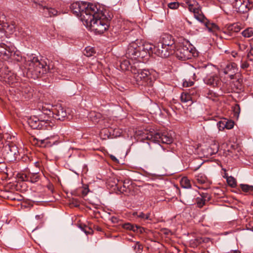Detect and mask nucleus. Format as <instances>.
<instances>
[{"label":"nucleus","instance_id":"obj_1","mask_svg":"<svg viewBox=\"0 0 253 253\" xmlns=\"http://www.w3.org/2000/svg\"><path fill=\"white\" fill-rule=\"evenodd\" d=\"M94 10L93 13L84 17L83 16V23L90 30L96 34H102L109 28V19L102 11Z\"/></svg>","mask_w":253,"mask_h":253},{"label":"nucleus","instance_id":"obj_2","mask_svg":"<svg viewBox=\"0 0 253 253\" xmlns=\"http://www.w3.org/2000/svg\"><path fill=\"white\" fill-rule=\"evenodd\" d=\"M25 67L27 77L34 79L46 74L49 69L47 63L44 60H39L33 54L28 56L26 59Z\"/></svg>","mask_w":253,"mask_h":253},{"label":"nucleus","instance_id":"obj_3","mask_svg":"<svg viewBox=\"0 0 253 253\" xmlns=\"http://www.w3.org/2000/svg\"><path fill=\"white\" fill-rule=\"evenodd\" d=\"M70 9L76 16H80L83 22V16L85 17V15L93 13L94 10H97V7L94 4L85 1H76L71 4Z\"/></svg>","mask_w":253,"mask_h":253},{"label":"nucleus","instance_id":"obj_4","mask_svg":"<svg viewBox=\"0 0 253 253\" xmlns=\"http://www.w3.org/2000/svg\"><path fill=\"white\" fill-rule=\"evenodd\" d=\"M140 62H135L131 67V72L133 74V78L139 85L150 84L151 83V76L148 70L138 69Z\"/></svg>","mask_w":253,"mask_h":253},{"label":"nucleus","instance_id":"obj_5","mask_svg":"<svg viewBox=\"0 0 253 253\" xmlns=\"http://www.w3.org/2000/svg\"><path fill=\"white\" fill-rule=\"evenodd\" d=\"M144 138L154 142H162L166 144H170L173 141V138L170 134L168 132L160 133L155 131L147 133Z\"/></svg>","mask_w":253,"mask_h":253},{"label":"nucleus","instance_id":"obj_6","mask_svg":"<svg viewBox=\"0 0 253 253\" xmlns=\"http://www.w3.org/2000/svg\"><path fill=\"white\" fill-rule=\"evenodd\" d=\"M4 159L9 162L15 161L18 156L17 147L12 142L6 141L1 150Z\"/></svg>","mask_w":253,"mask_h":253},{"label":"nucleus","instance_id":"obj_7","mask_svg":"<svg viewBox=\"0 0 253 253\" xmlns=\"http://www.w3.org/2000/svg\"><path fill=\"white\" fill-rule=\"evenodd\" d=\"M42 114L38 118L35 116H31L27 119V123L33 129H42L44 127V125L48 124L49 120L47 118L46 112L44 108H42Z\"/></svg>","mask_w":253,"mask_h":253},{"label":"nucleus","instance_id":"obj_8","mask_svg":"<svg viewBox=\"0 0 253 253\" xmlns=\"http://www.w3.org/2000/svg\"><path fill=\"white\" fill-rule=\"evenodd\" d=\"M139 47V40H138L129 43L126 50V57L130 58L132 59H135L140 57L141 58L144 57V54L141 53Z\"/></svg>","mask_w":253,"mask_h":253},{"label":"nucleus","instance_id":"obj_9","mask_svg":"<svg viewBox=\"0 0 253 253\" xmlns=\"http://www.w3.org/2000/svg\"><path fill=\"white\" fill-rule=\"evenodd\" d=\"M46 112V116L48 119L51 116L55 119L58 120H63L66 117L67 113L66 110L61 105H56L55 108L52 109V111L47 109H44Z\"/></svg>","mask_w":253,"mask_h":253},{"label":"nucleus","instance_id":"obj_10","mask_svg":"<svg viewBox=\"0 0 253 253\" xmlns=\"http://www.w3.org/2000/svg\"><path fill=\"white\" fill-rule=\"evenodd\" d=\"M233 5L235 10L241 13L248 12L252 7L249 0H234Z\"/></svg>","mask_w":253,"mask_h":253},{"label":"nucleus","instance_id":"obj_11","mask_svg":"<svg viewBox=\"0 0 253 253\" xmlns=\"http://www.w3.org/2000/svg\"><path fill=\"white\" fill-rule=\"evenodd\" d=\"M166 46L161 43L158 42L155 45L153 52L159 57L167 58L170 54H173L174 51L171 50V48H169Z\"/></svg>","mask_w":253,"mask_h":253},{"label":"nucleus","instance_id":"obj_12","mask_svg":"<svg viewBox=\"0 0 253 253\" xmlns=\"http://www.w3.org/2000/svg\"><path fill=\"white\" fill-rule=\"evenodd\" d=\"M176 57L180 60H186L191 58L193 53L191 51V48L189 49L187 46L181 45L179 47L174 50Z\"/></svg>","mask_w":253,"mask_h":253},{"label":"nucleus","instance_id":"obj_13","mask_svg":"<svg viewBox=\"0 0 253 253\" xmlns=\"http://www.w3.org/2000/svg\"><path fill=\"white\" fill-rule=\"evenodd\" d=\"M204 83L212 87H217L220 83L219 76L215 73H211L207 75L204 79Z\"/></svg>","mask_w":253,"mask_h":253},{"label":"nucleus","instance_id":"obj_14","mask_svg":"<svg viewBox=\"0 0 253 253\" xmlns=\"http://www.w3.org/2000/svg\"><path fill=\"white\" fill-rule=\"evenodd\" d=\"M161 44L166 46L169 48L174 51L175 45L174 39L172 36L168 34H165L161 37L160 41L158 42Z\"/></svg>","mask_w":253,"mask_h":253},{"label":"nucleus","instance_id":"obj_15","mask_svg":"<svg viewBox=\"0 0 253 253\" xmlns=\"http://www.w3.org/2000/svg\"><path fill=\"white\" fill-rule=\"evenodd\" d=\"M188 9L193 12L195 18L201 22H204L206 20L205 16L202 14L201 9L198 7L194 6L193 4H188Z\"/></svg>","mask_w":253,"mask_h":253},{"label":"nucleus","instance_id":"obj_16","mask_svg":"<svg viewBox=\"0 0 253 253\" xmlns=\"http://www.w3.org/2000/svg\"><path fill=\"white\" fill-rule=\"evenodd\" d=\"M34 140L36 141L35 144L41 147H50L55 144L56 142V141L53 140V138L48 137L43 139L34 138Z\"/></svg>","mask_w":253,"mask_h":253},{"label":"nucleus","instance_id":"obj_17","mask_svg":"<svg viewBox=\"0 0 253 253\" xmlns=\"http://www.w3.org/2000/svg\"><path fill=\"white\" fill-rule=\"evenodd\" d=\"M139 49H140L141 53L144 54V56L145 54L148 53H154V47L155 45L151 44L149 42H144L140 41H139Z\"/></svg>","mask_w":253,"mask_h":253},{"label":"nucleus","instance_id":"obj_18","mask_svg":"<svg viewBox=\"0 0 253 253\" xmlns=\"http://www.w3.org/2000/svg\"><path fill=\"white\" fill-rule=\"evenodd\" d=\"M117 64H119L121 69L123 71L130 70L131 71V67L133 65V64L131 65L129 60L124 58H121Z\"/></svg>","mask_w":253,"mask_h":253},{"label":"nucleus","instance_id":"obj_19","mask_svg":"<svg viewBox=\"0 0 253 253\" xmlns=\"http://www.w3.org/2000/svg\"><path fill=\"white\" fill-rule=\"evenodd\" d=\"M24 180L30 181L32 183H36L40 179V175L39 172H29L27 174L24 175L23 177Z\"/></svg>","mask_w":253,"mask_h":253},{"label":"nucleus","instance_id":"obj_20","mask_svg":"<svg viewBox=\"0 0 253 253\" xmlns=\"http://www.w3.org/2000/svg\"><path fill=\"white\" fill-rule=\"evenodd\" d=\"M40 8L43 9V13L45 17H51L52 16L56 15L57 14V11L52 8H49L45 6H43L42 5L39 4Z\"/></svg>","mask_w":253,"mask_h":253},{"label":"nucleus","instance_id":"obj_21","mask_svg":"<svg viewBox=\"0 0 253 253\" xmlns=\"http://www.w3.org/2000/svg\"><path fill=\"white\" fill-rule=\"evenodd\" d=\"M122 226L124 229L128 230H132L134 232L139 231L140 233H142L144 231V228L136 225H132L129 223H126L123 224Z\"/></svg>","mask_w":253,"mask_h":253},{"label":"nucleus","instance_id":"obj_22","mask_svg":"<svg viewBox=\"0 0 253 253\" xmlns=\"http://www.w3.org/2000/svg\"><path fill=\"white\" fill-rule=\"evenodd\" d=\"M180 98L182 102H189L190 104H191L195 100V98L191 96V92L182 93Z\"/></svg>","mask_w":253,"mask_h":253},{"label":"nucleus","instance_id":"obj_23","mask_svg":"<svg viewBox=\"0 0 253 253\" xmlns=\"http://www.w3.org/2000/svg\"><path fill=\"white\" fill-rule=\"evenodd\" d=\"M237 72V65L234 63H231L227 64L226 67L223 69V72L225 74H229L232 73V71Z\"/></svg>","mask_w":253,"mask_h":253},{"label":"nucleus","instance_id":"obj_24","mask_svg":"<svg viewBox=\"0 0 253 253\" xmlns=\"http://www.w3.org/2000/svg\"><path fill=\"white\" fill-rule=\"evenodd\" d=\"M12 52L10 51L9 48H7V46L5 44L0 45V54L3 55L7 58H9L11 56Z\"/></svg>","mask_w":253,"mask_h":253},{"label":"nucleus","instance_id":"obj_25","mask_svg":"<svg viewBox=\"0 0 253 253\" xmlns=\"http://www.w3.org/2000/svg\"><path fill=\"white\" fill-rule=\"evenodd\" d=\"M101 117V115L100 113L95 112V111H91L89 113L88 115V119L95 123H97L99 121V119Z\"/></svg>","mask_w":253,"mask_h":253},{"label":"nucleus","instance_id":"obj_26","mask_svg":"<svg viewBox=\"0 0 253 253\" xmlns=\"http://www.w3.org/2000/svg\"><path fill=\"white\" fill-rule=\"evenodd\" d=\"M196 180L199 184H204L207 181V178L205 174L203 173H200L195 175Z\"/></svg>","mask_w":253,"mask_h":253},{"label":"nucleus","instance_id":"obj_27","mask_svg":"<svg viewBox=\"0 0 253 253\" xmlns=\"http://www.w3.org/2000/svg\"><path fill=\"white\" fill-rule=\"evenodd\" d=\"M206 27L208 28L209 31L212 32L216 29H218V26L214 23H210L208 22L207 19L204 22H203Z\"/></svg>","mask_w":253,"mask_h":253},{"label":"nucleus","instance_id":"obj_28","mask_svg":"<svg viewBox=\"0 0 253 253\" xmlns=\"http://www.w3.org/2000/svg\"><path fill=\"white\" fill-rule=\"evenodd\" d=\"M180 184L181 186L184 188H190L191 187L190 180L186 177H184L181 179Z\"/></svg>","mask_w":253,"mask_h":253},{"label":"nucleus","instance_id":"obj_29","mask_svg":"<svg viewBox=\"0 0 253 253\" xmlns=\"http://www.w3.org/2000/svg\"><path fill=\"white\" fill-rule=\"evenodd\" d=\"M95 53V49L93 47H86L84 50V54L87 57L93 56Z\"/></svg>","mask_w":253,"mask_h":253},{"label":"nucleus","instance_id":"obj_30","mask_svg":"<svg viewBox=\"0 0 253 253\" xmlns=\"http://www.w3.org/2000/svg\"><path fill=\"white\" fill-rule=\"evenodd\" d=\"M242 34L245 38H250L253 36V28H248L245 29L242 32Z\"/></svg>","mask_w":253,"mask_h":253},{"label":"nucleus","instance_id":"obj_31","mask_svg":"<svg viewBox=\"0 0 253 253\" xmlns=\"http://www.w3.org/2000/svg\"><path fill=\"white\" fill-rule=\"evenodd\" d=\"M240 187L242 191L245 192H250L253 191V186L248 184H240Z\"/></svg>","mask_w":253,"mask_h":253},{"label":"nucleus","instance_id":"obj_32","mask_svg":"<svg viewBox=\"0 0 253 253\" xmlns=\"http://www.w3.org/2000/svg\"><path fill=\"white\" fill-rule=\"evenodd\" d=\"M228 29L229 31H231L235 33H237L240 31L241 28L237 24H233L229 26Z\"/></svg>","mask_w":253,"mask_h":253},{"label":"nucleus","instance_id":"obj_33","mask_svg":"<svg viewBox=\"0 0 253 253\" xmlns=\"http://www.w3.org/2000/svg\"><path fill=\"white\" fill-rule=\"evenodd\" d=\"M218 145L215 143L211 144L210 148H209V149L212 150L210 152L211 154L212 155L216 153L218 151Z\"/></svg>","mask_w":253,"mask_h":253},{"label":"nucleus","instance_id":"obj_34","mask_svg":"<svg viewBox=\"0 0 253 253\" xmlns=\"http://www.w3.org/2000/svg\"><path fill=\"white\" fill-rule=\"evenodd\" d=\"M206 97L209 99L214 100L215 98L217 97V95L215 92H213L212 91L209 90L206 94Z\"/></svg>","mask_w":253,"mask_h":253},{"label":"nucleus","instance_id":"obj_35","mask_svg":"<svg viewBox=\"0 0 253 253\" xmlns=\"http://www.w3.org/2000/svg\"><path fill=\"white\" fill-rule=\"evenodd\" d=\"M4 30H5L6 32H8L9 33H13L14 32L15 28L14 25H13V24L8 25L7 26H6V28H5L6 25H4Z\"/></svg>","mask_w":253,"mask_h":253},{"label":"nucleus","instance_id":"obj_36","mask_svg":"<svg viewBox=\"0 0 253 253\" xmlns=\"http://www.w3.org/2000/svg\"><path fill=\"white\" fill-rule=\"evenodd\" d=\"M227 181L229 185L234 187L236 185V180L233 177H229L227 178Z\"/></svg>","mask_w":253,"mask_h":253},{"label":"nucleus","instance_id":"obj_37","mask_svg":"<svg viewBox=\"0 0 253 253\" xmlns=\"http://www.w3.org/2000/svg\"><path fill=\"white\" fill-rule=\"evenodd\" d=\"M205 200L201 198H197L196 199L197 204L199 208H202L205 204Z\"/></svg>","mask_w":253,"mask_h":253},{"label":"nucleus","instance_id":"obj_38","mask_svg":"<svg viewBox=\"0 0 253 253\" xmlns=\"http://www.w3.org/2000/svg\"><path fill=\"white\" fill-rule=\"evenodd\" d=\"M217 126L220 130L224 129L226 127L225 120L219 121L217 123Z\"/></svg>","mask_w":253,"mask_h":253},{"label":"nucleus","instance_id":"obj_39","mask_svg":"<svg viewBox=\"0 0 253 253\" xmlns=\"http://www.w3.org/2000/svg\"><path fill=\"white\" fill-rule=\"evenodd\" d=\"M225 120L226 125L225 128L228 129L232 128L234 125V122L232 121H227L226 120Z\"/></svg>","mask_w":253,"mask_h":253},{"label":"nucleus","instance_id":"obj_40","mask_svg":"<svg viewBox=\"0 0 253 253\" xmlns=\"http://www.w3.org/2000/svg\"><path fill=\"white\" fill-rule=\"evenodd\" d=\"M81 229L86 234H91L93 233V230L87 226L81 227Z\"/></svg>","mask_w":253,"mask_h":253},{"label":"nucleus","instance_id":"obj_41","mask_svg":"<svg viewBox=\"0 0 253 253\" xmlns=\"http://www.w3.org/2000/svg\"><path fill=\"white\" fill-rule=\"evenodd\" d=\"M137 216L139 218L144 219H150V213H148L147 214H145L144 213L141 212H139V214L136 213Z\"/></svg>","mask_w":253,"mask_h":253},{"label":"nucleus","instance_id":"obj_42","mask_svg":"<svg viewBox=\"0 0 253 253\" xmlns=\"http://www.w3.org/2000/svg\"><path fill=\"white\" fill-rule=\"evenodd\" d=\"M168 6L170 9H176L179 6V3L176 2H170L168 4Z\"/></svg>","mask_w":253,"mask_h":253},{"label":"nucleus","instance_id":"obj_43","mask_svg":"<svg viewBox=\"0 0 253 253\" xmlns=\"http://www.w3.org/2000/svg\"><path fill=\"white\" fill-rule=\"evenodd\" d=\"M134 248L136 252H139L142 250V246L138 242L136 243L134 246Z\"/></svg>","mask_w":253,"mask_h":253},{"label":"nucleus","instance_id":"obj_44","mask_svg":"<svg viewBox=\"0 0 253 253\" xmlns=\"http://www.w3.org/2000/svg\"><path fill=\"white\" fill-rule=\"evenodd\" d=\"M247 56L249 60L251 61L253 60V47H252L248 52Z\"/></svg>","mask_w":253,"mask_h":253},{"label":"nucleus","instance_id":"obj_45","mask_svg":"<svg viewBox=\"0 0 253 253\" xmlns=\"http://www.w3.org/2000/svg\"><path fill=\"white\" fill-rule=\"evenodd\" d=\"M201 198L204 200L205 201H209L210 200V197L209 195L207 193H202L201 195Z\"/></svg>","mask_w":253,"mask_h":253},{"label":"nucleus","instance_id":"obj_46","mask_svg":"<svg viewBox=\"0 0 253 253\" xmlns=\"http://www.w3.org/2000/svg\"><path fill=\"white\" fill-rule=\"evenodd\" d=\"M168 151H165L164 150L162 149L159 153L160 156L163 158H165L167 157V154Z\"/></svg>","mask_w":253,"mask_h":253},{"label":"nucleus","instance_id":"obj_47","mask_svg":"<svg viewBox=\"0 0 253 253\" xmlns=\"http://www.w3.org/2000/svg\"><path fill=\"white\" fill-rule=\"evenodd\" d=\"M238 46H239V48L240 49V50H241L242 51H244L247 47V45H246V44H245L244 43H239L238 44Z\"/></svg>","mask_w":253,"mask_h":253},{"label":"nucleus","instance_id":"obj_48","mask_svg":"<svg viewBox=\"0 0 253 253\" xmlns=\"http://www.w3.org/2000/svg\"><path fill=\"white\" fill-rule=\"evenodd\" d=\"M249 66V63L247 61H244L241 63V67L242 69H246Z\"/></svg>","mask_w":253,"mask_h":253},{"label":"nucleus","instance_id":"obj_49","mask_svg":"<svg viewBox=\"0 0 253 253\" xmlns=\"http://www.w3.org/2000/svg\"><path fill=\"white\" fill-rule=\"evenodd\" d=\"M88 192H89V189H88V187H85L84 188V189H83V190L82 191V193L83 195L85 196L87 194Z\"/></svg>","mask_w":253,"mask_h":253},{"label":"nucleus","instance_id":"obj_50","mask_svg":"<svg viewBox=\"0 0 253 253\" xmlns=\"http://www.w3.org/2000/svg\"><path fill=\"white\" fill-rule=\"evenodd\" d=\"M237 72H234V71H232V73H231L230 74H229V76L230 77V78L231 79H234V76L236 74V73H237Z\"/></svg>","mask_w":253,"mask_h":253},{"label":"nucleus","instance_id":"obj_51","mask_svg":"<svg viewBox=\"0 0 253 253\" xmlns=\"http://www.w3.org/2000/svg\"><path fill=\"white\" fill-rule=\"evenodd\" d=\"M110 157H111V159H112V160H113V161H117V159H116V158L115 156H113V155H111V156H110Z\"/></svg>","mask_w":253,"mask_h":253},{"label":"nucleus","instance_id":"obj_52","mask_svg":"<svg viewBox=\"0 0 253 253\" xmlns=\"http://www.w3.org/2000/svg\"><path fill=\"white\" fill-rule=\"evenodd\" d=\"M210 241V239L209 238H205L203 240V242H208Z\"/></svg>","mask_w":253,"mask_h":253},{"label":"nucleus","instance_id":"obj_53","mask_svg":"<svg viewBox=\"0 0 253 253\" xmlns=\"http://www.w3.org/2000/svg\"><path fill=\"white\" fill-rule=\"evenodd\" d=\"M4 169H6V167L5 166V165L4 164H3L1 166V168H0V169L2 170Z\"/></svg>","mask_w":253,"mask_h":253},{"label":"nucleus","instance_id":"obj_54","mask_svg":"<svg viewBox=\"0 0 253 253\" xmlns=\"http://www.w3.org/2000/svg\"><path fill=\"white\" fill-rule=\"evenodd\" d=\"M189 92H191V96H193V97L195 98V97H194V90H192L189 91Z\"/></svg>","mask_w":253,"mask_h":253},{"label":"nucleus","instance_id":"obj_55","mask_svg":"<svg viewBox=\"0 0 253 253\" xmlns=\"http://www.w3.org/2000/svg\"><path fill=\"white\" fill-rule=\"evenodd\" d=\"M231 253H241L239 251H234L232 252Z\"/></svg>","mask_w":253,"mask_h":253},{"label":"nucleus","instance_id":"obj_56","mask_svg":"<svg viewBox=\"0 0 253 253\" xmlns=\"http://www.w3.org/2000/svg\"><path fill=\"white\" fill-rule=\"evenodd\" d=\"M112 219H113V222H115V221L117 220V218H114V217H113V218H112Z\"/></svg>","mask_w":253,"mask_h":253},{"label":"nucleus","instance_id":"obj_57","mask_svg":"<svg viewBox=\"0 0 253 253\" xmlns=\"http://www.w3.org/2000/svg\"><path fill=\"white\" fill-rule=\"evenodd\" d=\"M79 206V204L78 203H77L75 205V206L78 207Z\"/></svg>","mask_w":253,"mask_h":253},{"label":"nucleus","instance_id":"obj_58","mask_svg":"<svg viewBox=\"0 0 253 253\" xmlns=\"http://www.w3.org/2000/svg\"><path fill=\"white\" fill-rule=\"evenodd\" d=\"M125 182H124V185H123V187H124V188H125V187H126V186L125 185Z\"/></svg>","mask_w":253,"mask_h":253},{"label":"nucleus","instance_id":"obj_59","mask_svg":"<svg viewBox=\"0 0 253 253\" xmlns=\"http://www.w3.org/2000/svg\"><path fill=\"white\" fill-rule=\"evenodd\" d=\"M192 84H193V83H192V82L190 83V85H192Z\"/></svg>","mask_w":253,"mask_h":253},{"label":"nucleus","instance_id":"obj_60","mask_svg":"<svg viewBox=\"0 0 253 253\" xmlns=\"http://www.w3.org/2000/svg\"><path fill=\"white\" fill-rule=\"evenodd\" d=\"M33 172H39V171H33Z\"/></svg>","mask_w":253,"mask_h":253},{"label":"nucleus","instance_id":"obj_61","mask_svg":"<svg viewBox=\"0 0 253 253\" xmlns=\"http://www.w3.org/2000/svg\"><path fill=\"white\" fill-rule=\"evenodd\" d=\"M105 126H106V127H109V125H105Z\"/></svg>","mask_w":253,"mask_h":253},{"label":"nucleus","instance_id":"obj_62","mask_svg":"<svg viewBox=\"0 0 253 253\" xmlns=\"http://www.w3.org/2000/svg\"><path fill=\"white\" fill-rule=\"evenodd\" d=\"M198 169H199V167H198V168L195 169V170Z\"/></svg>","mask_w":253,"mask_h":253},{"label":"nucleus","instance_id":"obj_63","mask_svg":"<svg viewBox=\"0 0 253 253\" xmlns=\"http://www.w3.org/2000/svg\"><path fill=\"white\" fill-rule=\"evenodd\" d=\"M198 169H199V167H198V168L195 169V170Z\"/></svg>","mask_w":253,"mask_h":253},{"label":"nucleus","instance_id":"obj_64","mask_svg":"<svg viewBox=\"0 0 253 253\" xmlns=\"http://www.w3.org/2000/svg\"><path fill=\"white\" fill-rule=\"evenodd\" d=\"M198 169H199V167H198V168L195 169V170Z\"/></svg>","mask_w":253,"mask_h":253}]
</instances>
